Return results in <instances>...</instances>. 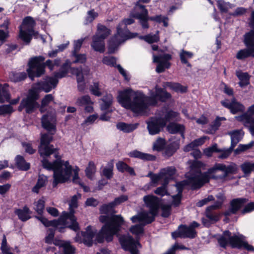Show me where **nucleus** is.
I'll use <instances>...</instances> for the list:
<instances>
[{
    "instance_id": "1",
    "label": "nucleus",
    "mask_w": 254,
    "mask_h": 254,
    "mask_svg": "<svg viewBox=\"0 0 254 254\" xmlns=\"http://www.w3.org/2000/svg\"><path fill=\"white\" fill-rule=\"evenodd\" d=\"M53 137L48 134H42L41 143L39 147V152L44 158L42 161L44 168L54 171L53 186L56 187L58 184L67 182L73 173V182H77L78 179L79 168H73L68 161L61 159L57 152V149L53 145H50Z\"/></svg>"
},
{
    "instance_id": "2",
    "label": "nucleus",
    "mask_w": 254,
    "mask_h": 254,
    "mask_svg": "<svg viewBox=\"0 0 254 254\" xmlns=\"http://www.w3.org/2000/svg\"><path fill=\"white\" fill-rule=\"evenodd\" d=\"M202 166V163L201 162L196 160L193 161L190 166V171L186 174V180L176 184L178 193L172 196L173 205L177 206L180 203L184 186L190 185L192 189L200 188L204 184L208 182L211 177L216 179H223L229 174L234 173L237 169L236 165L234 164L226 166L217 163L209 169L206 172L202 173L200 169Z\"/></svg>"
},
{
    "instance_id": "3",
    "label": "nucleus",
    "mask_w": 254,
    "mask_h": 254,
    "mask_svg": "<svg viewBox=\"0 0 254 254\" xmlns=\"http://www.w3.org/2000/svg\"><path fill=\"white\" fill-rule=\"evenodd\" d=\"M149 96L142 91H134L127 88L118 92L117 100L121 106L139 115L147 114L150 106H156L158 101L165 102L171 97V95L161 88L156 86L149 90Z\"/></svg>"
},
{
    "instance_id": "4",
    "label": "nucleus",
    "mask_w": 254,
    "mask_h": 254,
    "mask_svg": "<svg viewBox=\"0 0 254 254\" xmlns=\"http://www.w3.org/2000/svg\"><path fill=\"white\" fill-rule=\"evenodd\" d=\"M71 62L67 60L61 67L59 71L55 72L53 76L46 77L44 81L38 82L31 90H29L27 97L22 100L18 111H21L23 109L28 114H30L38 108L39 104L36 102L38 98L37 90H43L45 92H50L55 88L59 82V79L65 77L68 73L71 65Z\"/></svg>"
},
{
    "instance_id": "5",
    "label": "nucleus",
    "mask_w": 254,
    "mask_h": 254,
    "mask_svg": "<svg viewBox=\"0 0 254 254\" xmlns=\"http://www.w3.org/2000/svg\"><path fill=\"white\" fill-rule=\"evenodd\" d=\"M69 212H64L58 220L49 221L42 216H36V217L38 220H40L45 226H57L59 225V223H61L68 227L74 231H77L79 230V226L76 222V219L74 215V212L73 211V209L77 207V197L76 195H74L72 197L69 203Z\"/></svg>"
},
{
    "instance_id": "6",
    "label": "nucleus",
    "mask_w": 254,
    "mask_h": 254,
    "mask_svg": "<svg viewBox=\"0 0 254 254\" xmlns=\"http://www.w3.org/2000/svg\"><path fill=\"white\" fill-rule=\"evenodd\" d=\"M100 220L105 223L100 232L97 236V240L99 243L103 242L105 239L107 242H110L113 237L119 230L120 227L123 224L124 220L121 215H113L111 217L101 216Z\"/></svg>"
},
{
    "instance_id": "7",
    "label": "nucleus",
    "mask_w": 254,
    "mask_h": 254,
    "mask_svg": "<svg viewBox=\"0 0 254 254\" xmlns=\"http://www.w3.org/2000/svg\"><path fill=\"white\" fill-rule=\"evenodd\" d=\"M134 21L132 18H129L119 23L117 28V33L109 41L108 50L110 53H114L120 45L127 40L137 36V33H131L127 28V25L132 24Z\"/></svg>"
},
{
    "instance_id": "8",
    "label": "nucleus",
    "mask_w": 254,
    "mask_h": 254,
    "mask_svg": "<svg viewBox=\"0 0 254 254\" xmlns=\"http://www.w3.org/2000/svg\"><path fill=\"white\" fill-rule=\"evenodd\" d=\"M45 58L42 56L31 58L29 63V68L27 71L29 77L33 80L35 77H39L44 73L45 66H47L51 70L54 69L55 65L58 66L61 63L60 59L54 60H47L45 63H42Z\"/></svg>"
},
{
    "instance_id": "9",
    "label": "nucleus",
    "mask_w": 254,
    "mask_h": 254,
    "mask_svg": "<svg viewBox=\"0 0 254 254\" xmlns=\"http://www.w3.org/2000/svg\"><path fill=\"white\" fill-rule=\"evenodd\" d=\"M143 201L145 206L149 209V211H142L132 216L130 219L133 222L140 220L146 223H151L154 220L160 207V200L154 195L148 194L143 197Z\"/></svg>"
},
{
    "instance_id": "10",
    "label": "nucleus",
    "mask_w": 254,
    "mask_h": 254,
    "mask_svg": "<svg viewBox=\"0 0 254 254\" xmlns=\"http://www.w3.org/2000/svg\"><path fill=\"white\" fill-rule=\"evenodd\" d=\"M220 246L224 248L229 244L232 248H240L244 247L248 251H254V248L252 245L243 241V236L232 235L229 231H225L223 234L217 238Z\"/></svg>"
},
{
    "instance_id": "11",
    "label": "nucleus",
    "mask_w": 254,
    "mask_h": 254,
    "mask_svg": "<svg viewBox=\"0 0 254 254\" xmlns=\"http://www.w3.org/2000/svg\"><path fill=\"white\" fill-rule=\"evenodd\" d=\"M35 22L31 17H25L21 25L19 26V37L26 44H29L33 36L35 38L39 37L38 33L34 30Z\"/></svg>"
},
{
    "instance_id": "12",
    "label": "nucleus",
    "mask_w": 254,
    "mask_h": 254,
    "mask_svg": "<svg viewBox=\"0 0 254 254\" xmlns=\"http://www.w3.org/2000/svg\"><path fill=\"white\" fill-rule=\"evenodd\" d=\"M151 0H138L134 6L133 10L131 12V15L139 20L141 26L147 27L146 19L148 18V10L145 6L140 3H148Z\"/></svg>"
},
{
    "instance_id": "13",
    "label": "nucleus",
    "mask_w": 254,
    "mask_h": 254,
    "mask_svg": "<svg viewBox=\"0 0 254 254\" xmlns=\"http://www.w3.org/2000/svg\"><path fill=\"white\" fill-rule=\"evenodd\" d=\"M146 124L149 134L151 135L158 134L166 126L165 122L161 120L157 113L155 116L147 120Z\"/></svg>"
},
{
    "instance_id": "14",
    "label": "nucleus",
    "mask_w": 254,
    "mask_h": 254,
    "mask_svg": "<svg viewBox=\"0 0 254 254\" xmlns=\"http://www.w3.org/2000/svg\"><path fill=\"white\" fill-rule=\"evenodd\" d=\"M119 241L122 248L126 251H128L131 254H138L137 248L140 247L137 241H135L128 234L121 236Z\"/></svg>"
},
{
    "instance_id": "15",
    "label": "nucleus",
    "mask_w": 254,
    "mask_h": 254,
    "mask_svg": "<svg viewBox=\"0 0 254 254\" xmlns=\"http://www.w3.org/2000/svg\"><path fill=\"white\" fill-rule=\"evenodd\" d=\"M235 118L248 127L252 134L254 135V104L249 107L247 113L236 116Z\"/></svg>"
},
{
    "instance_id": "16",
    "label": "nucleus",
    "mask_w": 254,
    "mask_h": 254,
    "mask_svg": "<svg viewBox=\"0 0 254 254\" xmlns=\"http://www.w3.org/2000/svg\"><path fill=\"white\" fill-rule=\"evenodd\" d=\"M96 231L91 226L87 227L85 232L80 233H78L75 237V241L79 243H84L87 246H91L93 243V239L95 236Z\"/></svg>"
},
{
    "instance_id": "17",
    "label": "nucleus",
    "mask_w": 254,
    "mask_h": 254,
    "mask_svg": "<svg viewBox=\"0 0 254 254\" xmlns=\"http://www.w3.org/2000/svg\"><path fill=\"white\" fill-rule=\"evenodd\" d=\"M153 62L158 63L156 71L158 73L163 72L166 68H169L170 63L169 61L171 59V55L168 54H164L155 56L153 54Z\"/></svg>"
},
{
    "instance_id": "18",
    "label": "nucleus",
    "mask_w": 254,
    "mask_h": 254,
    "mask_svg": "<svg viewBox=\"0 0 254 254\" xmlns=\"http://www.w3.org/2000/svg\"><path fill=\"white\" fill-rule=\"evenodd\" d=\"M222 204V202L217 201L214 204L209 206L206 208L205 214L206 217L209 220L207 221L205 218H202V221L205 226L208 227L211 223L217 221L219 220V216L212 211L219 208Z\"/></svg>"
},
{
    "instance_id": "19",
    "label": "nucleus",
    "mask_w": 254,
    "mask_h": 254,
    "mask_svg": "<svg viewBox=\"0 0 254 254\" xmlns=\"http://www.w3.org/2000/svg\"><path fill=\"white\" fill-rule=\"evenodd\" d=\"M196 235V232L195 230L191 229V227L186 225H181L177 230L172 233V236L174 239L178 237L182 238H194Z\"/></svg>"
},
{
    "instance_id": "20",
    "label": "nucleus",
    "mask_w": 254,
    "mask_h": 254,
    "mask_svg": "<svg viewBox=\"0 0 254 254\" xmlns=\"http://www.w3.org/2000/svg\"><path fill=\"white\" fill-rule=\"evenodd\" d=\"M157 113L161 120L165 122V126L167 122L171 121H179L180 120V117L178 112L166 107L162 108L160 111H157Z\"/></svg>"
},
{
    "instance_id": "21",
    "label": "nucleus",
    "mask_w": 254,
    "mask_h": 254,
    "mask_svg": "<svg viewBox=\"0 0 254 254\" xmlns=\"http://www.w3.org/2000/svg\"><path fill=\"white\" fill-rule=\"evenodd\" d=\"M55 112L44 115L42 118V127L49 132L56 131Z\"/></svg>"
},
{
    "instance_id": "22",
    "label": "nucleus",
    "mask_w": 254,
    "mask_h": 254,
    "mask_svg": "<svg viewBox=\"0 0 254 254\" xmlns=\"http://www.w3.org/2000/svg\"><path fill=\"white\" fill-rule=\"evenodd\" d=\"M221 103L224 107L229 109L233 114L239 112H243L245 109L244 106L237 102L235 99L232 100L231 102L228 100H225L222 101Z\"/></svg>"
},
{
    "instance_id": "23",
    "label": "nucleus",
    "mask_w": 254,
    "mask_h": 254,
    "mask_svg": "<svg viewBox=\"0 0 254 254\" xmlns=\"http://www.w3.org/2000/svg\"><path fill=\"white\" fill-rule=\"evenodd\" d=\"M247 200L244 198H238L233 199L231 201L230 208L224 212L227 218L231 214H235L247 202Z\"/></svg>"
},
{
    "instance_id": "24",
    "label": "nucleus",
    "mask_w": 254,
    "mask_h": 254,
    "mask_svg": "<svg viewBox=\"0 0 254 254\" xmlns=\"http://www.w3.org/2000/svg\"><path fill=\"white\" fill-rule=\"evenodd\" d=\"M71 73L76 76L77 82L78 83V89L80 91H82L85 89V85L84 82V76L82 73L81 67L71 68Z\"/></svg>"
},
{
    "instance_id": "25",
    "label": "nucleus",
    "mask_w": 254,
    "mask_h": 254,
    "mask_svg": "<svg viewBox=\"0 0 254 254\" xmlns=\"http://www.w3.org/2000/svg\"><path fill=\"white\" fill-rule=\"evenodd\" d=\"M128 155L130 157L140 159L144 161H153L156 159V157L153 155L143 153L137 150L130 152Z\"/></svg>"
},
{
    "instance_id": "26",
    "label": "nucleus",
    "mask_w": 254,
    "mask_h": 254,
    "mask_svg": "<svg viewBox=\"0 0 254 254\" xmlns=\"http://www.w3.org/2000/svg\"><path fill=\"white\" fill-rule=\"evenodd\" d=\"M254 58V47H247L239 50L236 55V58L239 60H245L249 58Z\"/></svg>"
},
{
    "instance_id": "27",
    "label": "nucleus",
    "mask_w": 254,
    "mask_h": 254,
    "mask_svg": "<svg viewBox=\"0 0 254 254\" xmlns=\"http://www.w3.org/2000/svg\"><path fill=\"white\" fill-rule=\"evenodd\" d=\"M104 40L97 36H93L91 44L92 48L95 51L103 53L105 49Z\"/></svg>"
},
{
    "instance_id": "28",
    "label": "nucleus",
    "mask_w": 254,
    "mask_h": 254,
    "mask_svg": "<svg viewBox=\"0 0 254 254\" xmlns=\"http://www.w3.org/2000/svg\"><path fill=\"white\" fill-rule=\"evenodd\" d=\"M163 182L167 185L169 181L173 179L176 173V169L174 167H168L161 170Z\"/></svg>"
},
{
    "instance_id": "29",
    "label": "nucleus",
    "mask_w": 254,
    "mask_h": 254,
    "mask_svg": "<svg viewBox=\"0 0 254 254\" xmlns=\"http://www.w3.org/2000/svg\"><path fill=\"white\" fill-rule=\"evenodd\" d=\"M54 244L56 246H59L63 250V254H73L75 252V249L73 247L69 242L62 241H55Z\"/></svg>"
},
{
    "instance_id": "30",
    "label": "nucleus",
    "mask_w": 254,
    "mask_h": 254,
    "mask_svg": "<svg viewBox=\"0 0 254 254\" xmlns=\"http://www.w3.org/2000/svg\"><path fill=\"white\" fill-rule=\"evenodd\" d=\"M133 223L138 222V224H136L132 226L129 229L130 232L133 235L136 236H138L141 234H142L143 233V227L144 226L149 223H146L144 221H141L140 220H136V221L133 222L132 221Z\"/></svg>"
},
{
    "instance_id": "31",
    "label": "nucleus",
    "mask_w": 254,
    "mask_h": 254,
    "mask_svg": "<svg viewBox=\"0 0 254 254\" xmlns=\"http://www.w3.org/2000/svg\"><path fill=\"white\" fill-rule=\"evenodd\" d=\"M167 130L172 134L179 133L183 138H184L185 127L183 125L176 124L170 123L167 127Z\"/></svg>"
},
{
    "instance_id": "32",
    "label": "nucleus",
    "mask_w": 254,
    "mask_h": 254,
    "mask_svg": "<svg viewBox=\"0 0 254 254\" xmlns=\"http://www.w3.org/2000/svg\"><path fill=\"white\" fill-rule=\"evenodd\" d=\"M113 101V96L110 94H107L101 100L100 108L102 111H109Z\"/></svg>"
},
{
    "instance_id": "33",
    "label": "nucleus",
    "mask_w": 254,
    "mask_h": 254,
    "mask_svg": "<svg viewBox=\"0 0 254 254\" xmlns=\"http://www.w3.org/2000/svg\"><path fill=\"white\" fill-rule=\"evenodd\" d=\"M228 134L231 136V146L234 148L237 143L243 138L244 135V132L241 129L235 130L228 132Z\"/></svg>"
},
{
    "instance_id": "34",
    "label": "nucleus",
    "mask_w": 254,
    "mask_h": 254,
    "mask_svg": "<svg viewBox=\"0 0 254 254\" xmlns=\"http://www.w3.org/2000/svg\"><path fill=\"white\" fill-rule=\"evenodd\" d=\"M138 124H127L123 122L119 123L117 124V128L126 133L130 132L135 130L138 127Z\"/></svg>"
},
{
    "instance_id": "35",
    "label": "nucleus",
    "mask_w": 254,
    "mask_h": 254,
    "mask_svg": "<svg viewBox=\"0 0 254 254\" xmlns=\"http://www.w3.org/2000/svg\"><path fill=\"white\" fill-rule=\"evenodd\" d=\"M150 20L151 21H155L158 23H163V25L165 27H167L168 25V18L166 16H163L162 15H157L154 16H151L149 17L148 16V18L146 19V24H147V27H143L142 26V27L144 29H147L149 27V25L148 23V21Z\"/></svg>"
},
{
    "instance_id": "36",
    "label": "nucleus",
    "mask_w": 254,
    "mask_h": 254,
    "mask_svg": "<svg viewBox=\"0 0 254 254\" xmlns=\"http://www.w3.org/2000/svg\"><path fill=\"white\" fill-rule=\"evenodd\" d=\"M111 33V30L104 25L98 24L97 30L94 36H97L99 38L105 39Z\"/></svg>"
},
{
    "instance_id": "37",
    "label": "nucleus",
    "mask_w": 254,
    "mask_h": 254,
    "mask_svg": "<svg viewBox=\"0 0 254 254\" xmlns=\"http://www.w3.org/2000/svg\"><path fill=\"white\" fill-rule=\"evenodd\" d=\"M15 213L22 221H26L30 218V210L27 206L16 210Z\"/></svg>"
},
{
    "instance_id": "38",
    "label": "nucleus",
    "mask_w": 254,
    "mask_h": 254,
    "mask_svg": "<svg viewBox=\"0 0 254 254\" xmlns=\"http://www.w3.org/2000/svg\"><path fill=\"white\" fill-rule=\"evenodd\" d=\"M48 182V178L44 175H39L37 182L33 188L32 191L35 193H38L39 190L46 186Z\"/></svg>"
},
{
    "instance_id": "39",
    "label": "nucleus",
    "mask_w": 254,
    "mask_h": 254,
    "mask_svg": "<svg viewBox=\"0 0 254 254\" xmlns=\"http://www.w3.org/2000/svg\"><path fill=\"white\" fill-rule=\"evenodd\" d=\"M45 226V225L40 220H39ZM60 225L63 226L64 227H68L65 226V225L62 224L61 223H59V225L57 226L54 225H50L49 226H53L54 228H50L48 230V234L47 236L45 238V242L48 244H52L53 242V239L55 236V231L56 228H58ZM49 226H46V227H48Z\"/></svg>"
},
{
    "instance_id": "40",
    "label": "nucleus",
    "mask_w": 254,
    "mask_h": 254,
    "mask_svg": "<svg viewBox=\"0 0 254 254\" xmlns=\"http://www.w3.org/2000/svg\"><path fill=\"white\" fill-rule=\"evenodd\" d=\"M15 160L17 167L20 170L27 171L30 168V164L26 162L22 156H16Z\"/></svg>"
},
{
    "instance_id": "41",
    "label": "nucleus",
    "mask_w": 254,
    "mask_h": 254,
    "mask_svg": "<svg viewBox=\"0 0 254 254\" xmlns=\"http://www.w3.org/2000/svg\"><path fill=\"white\" fill-rule=\"evenodd\" d=\"M9 100L10 95L8 91L7 84H4L3 85L0 84V102H8Z\"/></svg>"
},
{
    "instance_id": "42",
    "label": "nucleus",
    "mask_w": 254,
    "mask_h": 254,
    "mask_svg": "<svg viewBox=\"0 0 254 254\" xmlns=\"http://www.w3.org/2000/svg\"><path fill=\"white\" fill-rule=\"evenodd\" d=\"M27 77V74L25 72H12L9 75L10 79L14 82H20Z\"/></svg>"
},
{
    "instance_id": "43",
    "label": "nucleus",
    "mask_w": 254,
    "mask_h": 254,
    "mask_svg": "<svg viewBox=\"0 0 254 254\" xmlns=\"http://www.w3.org/2000/svg\"><path fill=\"white\" fill-rule=\"evenodd\" d=\"M244 44L247 47H254V31L251 30L244 36Z\"/></svg>"
},
{
    "instance_id": "44",
    "label": "nucleus",
    "mask_w": 254,
    "mask_h": 254,
    "mask_svg": "<svg viewBox=\"0 0 254 254\" xmlns=\"http://www.w3.org/2000/svg\"><path fill=\"white\" fill-rule=\"evenodd\" d=\"M166 86L176 92L184 93L187 91L186 87L183 86L178 83L168 82L166 83Z\"/></svg>"
},
{
    "instance_id": "45",
    "label": "nucleus",
    "mask_w": 254,
    "mask_h": 254,
    "mask_svg": "<svg viewBox=\"0 0 254 254\" xmlns=\"http://www.w3.org/2000/svg\"><path fill=\"white\" fill-rule=\"evenodd\" d=\"M139 39H143L146 42L151 44L157 42L159 40V31H157L155 34H149L145 36H139Z\"/></svg>"
},
{
    "instance_id": "46",
    "label": "nucleus",
    "mask_w": 254,
    "mask_h": 254,
    "mask_svg": "<svg viewBox=\"0 0 254 254\" xmlns=\"http://www.w3.org/2000/svg\"><path fill=\"white\" fill-rule=\"evenodd\" d=\"M193 55V54L191 52L182 50L180 54L181 62L183 64H187L188 66H190L191 64L188 62V59H191Z\"/></svg>"
},
{
    "instance_id": "47",
    "label": "nucleus",
    "mask_w": 254,
    "mask_h": 254,
    "mask_svg": "<svg viewBox=\"0 0 254 254\" xmlns=\"http://www.w3.org/2000/svg\"><path fill=\"white\" fill-rule=\"evenodd\" d=\"M114 164L113 161L109 162L107 166L103 170V175L108 179H110L113 176Z\"/></svg>"
},
{
    "instance_id": "48",
    "label": "nucleus",
    "mask_w": 254,
    "mask_h": 254,
    "mask_svg": "<svg viewBox=\"0 0 254 254\" xmlns=\"http://www.w3.org/2000/svg\"><path fill=\"white\" fill-rule=\"evenodd\" d=\"M96 171V168L94 163L93 161H90L85 170L86 175L88 178L92 179Z\"/></svg>"
},
{
    "instance_id": "49",
    "label": "nucleus",
    "mask_w": 254,
    "mask_h": 254,
    "mask_svg": "<svg viewBox=\"0 0 254 254\" xmlns=\"http://www.w3.org/2000/svg\"><path fill=\"white\" fill-rule=\"evenodd\" d=\"M93 102L88 95H84L79 97L76 102V104L78 106H82L87 105L93 104Z\"/></svg>"
},
{
    "instance_id": "50",
    "label": "nucleus",
    "mask_w": 254,
    "mask_h": 254,
    "mask_svg": "<svg viewBox=\"0 0 254 254\" xmlns=\"http://www.w3.org/2000/svg\"><path fill=\"white\" fill-rule=\"evenodd\" d=\"M218 7L220 10L222 12H227L229 9L233 7V4L229 2H225L222 0L217 1Z\"/></svg>"
},
{
    "instance_id": "51",
    "label": "nucleus",
    "mask_w": 254,
    "mask_h": 254,
    "mask_svg": "<svg viewBox=\"0 0 254 254\" xmlns=\"http://www.w3.org/2000/svg\"><path fill=\"white\" fill-rule=\"evenodd\" d=\"M241 168L245 174H249L254 170V162H245L241 165Z\"/></svg>"
},
{
    "instance_id": "52",
    "label": "nucleus",
    "mask_w": 254,
    "mask_h": 254,
    "mask_svg": "<svg viewBox=\"0 0 254 254\" xmlns=\"http://www.w3.org/2000/svg\"><path fill=\"white\" fill-rule=\"evenodd\" d=\"M72 57L74 59L72 62L74 64H84L87 60L86 55L84 54L72 53Z\"/></svg>"
},
{
    "instance_id": "53",
    "label": "nucleus",
    "mask_w": 254,
    "mask_h": 254,
    "mask_svg": "<svg viewBox=\"0 0 254 254\" xmlns=\"http://www.w3.org/2000/svg\"><path fill=\"white\" fill-rule=\"evenodd\" d=\"M165 144L164 139L158 138L153 143V149L158 151H161L164 149Z\"/></svg>"
},
{
    "instance_id": "54",
    "label": "nucleus",
    "mask_w": 254,
    "mask_h": 254,
    "mask_svg": "<svg viewBox=\"0 0 254 254\" xmlns=\"http://www.w3.org/2000/svg\"><path fill=\"white\" fill-rule=\"evenodd\" d=\"M34 204V210L38 214H41L43 213L44 208L45 200L42 198L39 199L37 201L35 202Z\"/></svg>"
},
{
    "instance_id": "55",
    "label": "nucleus",
    "mask_w": 254,
    "mask_h": 254,
    "mask_svg": "<svg viewBox=\"0 0 254 254\" xmlns=\"http://www.w3.org/2000/svg\"><path fill=\"white\" fill-rule=\"evenodd\" d=\"M254 145V141H252L247 144H239L238 147L234 150V153L236 155L241 153L242 152L247 150Z\"/></svg>"
},
{
    "instance_id": "56",
    "label": "nucleus",
    "mask_w": 254,
    "mask_h": 254,
    "mask_svg": "<svg viewBox=\"0 0 254 254\" xmlns=\"http://www.w3.org/2000/svg\"><path fill=\"white\" fill-rule=\"evenodd\" d=\"M146 176L150 177L151 180V183L155 185L157 184L160 181L163 180L161 171L158 174H153L152 173L150 172Z\"/></svg>"
},
{
    "instance_id": "57",
    "label": "nucleus",
    "mask_w": 254,
    "mask_h": 254,
    "mask_svg": "<svg viewBox=\"0 0 254 254\" xmlns=\"http://www.w3.org/2000/svg\"><path fill=\"white\" fill-rule=\"evenodd\" d=\"M54 98L52 94L46 95L42 101L41 107L40 110L41 112L44 111V108L53 101Z\"/></svg>"
},
{
    "instance_id": "58",
    "label": "nucleus",
    "mask_w": 254,
    "mask_h": 254,
    "mask_svg": "<svg viewBox=\"0 0 254 254\" xmlns=\"http://www.w3.org/2000/svg\"><path fill=\"white\" fill-rule=\"evenodd\" d=\"M98 16V13L95 12L94 9L88 11L85 20V24H88L91 23Z\"/></svg>"
},
{
    "instance_id": "59",
    "label": "nucleus",
    "mask_w": 254,
    "mask_h": 254,
    "mask_svg": "<svg viewBox=\"0 0 254 254\" xmlns=\"http://www.w3.org/2000/svg\"><path fill=\"white\" fill-rule=\"evenodd\" d=\"M90 90L92 94L96 96H100L102 95L101 89L98 82H94L90 87Z\"/></svg>"
},
{
    "instance_id": "60",
    "label": "nucleus",
    "mask_w": 254,
    "mask_h": 254,
    "mask_svg": "<svg viewBox=\"0 0 254 254\" xmlns=\"http://www.w3.org/2000/svg\"><path fill=\"white\" fill-rule=\"evenodd\" d=\"M13 109L10 105H4L0 106V115H5L11 114Z\"/></svg>"
},
{
    "instance_id": "61",
    "label": "nucleus",
    "mask_w": 254,
    "mask_h": 254,
    "mask_svg": "<svg viewBox=\"0 0 254 254\" xmlns=\"http://www.w3.org/2000/svg\"><path fill=\"white\" fill-rule=\"evenodd\" d=\"M221 150L217 148V144H215L211 147H208L204 149V153L207 157H210L212 156L214 152H220Z\"/></svg>"
},
{
    "instance_id": "62",
    "label": "nucleus",
    "mask_w": 254,
    "mask_h": 254,
    "mask_svg": "<svg viewBox=\"0 0 254 254\" xmlns=\"http://www.w3.org/2000/svg\"><path fill=\"white\" fill-rule=\"evenodd\" d=\"M233 149L234 147L231 146H230L229 148L226 149H220L221 150L220 152L221 154L218 156V157L220 159L227 158L231 154Z\"/></svg>"
},
{
    "instance_id": "63",
    "label": "nucleus",
    "mask_w": 254,
    "mask_h": 254,
    "mask_svg": "<svg viewBox=\"0 0 254 254\" xmlns=\"http://www.w3.org/2000/svg\"><path fill=\"white\" fill-rule=\"evenodd\" d=\"M102 62L103 64L106 65L114 66L116 64V60L113 57L108 56L103 58Z\"/></svg>"
},
{
    "instance_id": "64",
    "label": "nucleus",
    "mask_w": 254,
    "mask_h": 254,
    "mask_svg": "<svg viewBox=\"0 0 254 254\" xmlns=\"http://www.w3.org/2000/svg\"><path fill=\"white\" fill-rule=\"evenodd\" d=\"M98 118L97 114H93L88 117L84 122L82 124V126H88L89 125H91L94 123V122Z\"/></svg>"
}]
</instances>
